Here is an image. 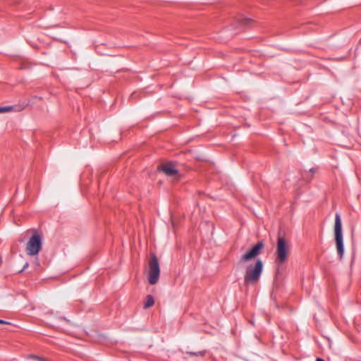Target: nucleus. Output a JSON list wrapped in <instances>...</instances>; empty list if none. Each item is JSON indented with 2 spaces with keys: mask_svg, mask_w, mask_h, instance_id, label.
<instances>
[{
  "mask_svg": "<svg viewBox=\"0 0 361 361\" xmlns=\"http://www.w3.org/2000/svg\"><path fill=\"white\" fill-rule=\"evenodd\" d=\"M316 361H325V360L322 358H317Z\"/></svg>",
  "mask_w": 361,
  "mask_h": 361,
  "instance_id": "nucleus-16",
  "label": "nucleus"
},
{
  "mask_svg": "<svg viewBox=\"0 0 361 361\" xmlns=\"http://www.w3.org/2000/svg\"><path fill=\"white\" fill-rule=\"evenodd\" d=\"M264 247V243L262 241H259L250 250H249L245 254L241 255L239 262L240 263L247 262L255 259L261 253Z\"/></svg>",
  "mask_w": 361,
  "mask_h": 361,
  "instance_id": "nucleus-6",
  "label": "nucleus"
},
{
  "mask_svg": "<svg viewBox=\"0 0 361 361\" xmlns=\"http://www.w3.org/2000/svg\"><path fill=\"white\" fill-rule=\"evenodd\" d=\"M154 303V300L153 297L151 295H148L146 298V301L145 302V308H149L152 307Z\"/></svg>",
  "mask_w": 361,
  "mask_h": 361,
  "instance_id": "nucleus-8",
  "label": "nucleus"
},
{
  "mask_svg": "<svg viewBox=\"0 0 361 361\" xmlns=\"http://www.w3.org/2000/svg\"><path fill=\"white\" fill-rule=\"evenodd\" d=\"M160 169L168 176L171 177L173 180L179 178V174L174 165L171 163H167L162 165Z\"/></svg>",
  "mask_w": 361,
  "mask_h": 361,
  "instance_id": "nucleus-7",
  "label": "nucleus"
},
{
  "mask_svg": "<svg viewBox=\"0 0 361 361\" xmlns=\"http://www.w3.org/2000/svg\"><path fill=\"white\" fill-rule=\"evenodd\" d=\"M12 109L13 106H11L0 107V113L11 111Z\"/></svg>",
  "mask_w": 361,
  "mask_h": 361,
  "instance_id": "nucleus-10",
  "label": "nucleus"
},
{
  "mask_svg": "<svg viewBox=\"0 0 361 361\" xmlns=\"http://www.w3.org/2000/svg\"><path fill=\"white\" fill-rule=\"evenodd\" d=\"M149 283L152 285L156 284L159 278L160 268L158 259L154 254L149 261Z\"/></svg>",
  "mask_w": 361,
  "mask_h": 361,
  "instance_id": "nucleus-5",
  "label": "nucleus"
},
{
  "mask_svg": "<svg viewBox=\"0 0 361 361\" xmlns=\"http://www.w3.org/2000/svg\"><path fill=\"white\" fill-rule=\"evenodd\" d=\"M263 262L257 259L255 264L246 267L244 274V285L245 286L256 285L260 279L263 271Z\"/></svg>",
  "mask_w": 361,
  "mask_h": 361,
  "instance_id": "nucleus-1",
  "label": "nucleus"
},
{
  "mask_svg": "<svg viewBox=\"0 0 361 361\" xmlns=\"http://www.w3.org/2000/svg\"><path fill=\"white\" fill-rule=\"evenodd\" d=\"M39 357V356H37V355H28V357H29V358L34 359V360H37V357Z\"/></svg>",
  "mask_w": 361,
  "mask_h": 361,
  "instance_id": "nucleus-11",
  "label": "nucleus"
},
{
  "mask_svg": "<svg viewBox=\"0 0 361 361\" xmlns=\"http://www.w3.org/2000/svg\"><path fill=\"white\" fill-rule=\"evenodd\" d=\"M42 235L35 232L26 244L25 251L27 255L35 256L39 254L42 247Z\"/></svg>",
  "mask_w": 361,
  "mask_h": 361,
  "instance_id": "nucleus-4",
  "label": "nucleus"
},
{
  "mask_svg": "<svg viewBox=\"0 0 361 361\" xmlns=\"http://www.w3.org/2000/svg\"><path fill=\"white\" fill-rule=\"evenodd\" d=\"M44 360H45V359L43 357H37V361H44Z\"/></svg>",
  "mask_w": 361,
  "mask_h": 361,
  "instance_id": "nucleus-12",
  "label": "nucleus"
},
{
  "mask_svg": "<svg viewBox=\"0 0 361 361\" xmlns=\"http://www.w3.org/2000/svg\"><path fill=\"white\" fill-rule=\"evenodd\" d=\"M0 324H8V322H7L4 320L0 319Z\"/></svg>",
  "mask_w": 361,
  "mask_h": 361,
  "instance_id": "nucleus-14",
  "label": "nucleus"
},
{
  "mask_svg": "<svg viewBox=\"0 0 361 361\" xmlns=\"http://www.w3.org/2000/svg\"><path fill=\"white\" fill-rule=\"evenodd\" d=\"M186 353L188 354L190 356L195 355V356H202V357H203L204 355L205 352L204 351H199V352H197V353H195V352H187Z\"/></svg>",
  "mask_w": 361,
  "mask_h": 361,
  "instance_id": "nucleus-9",
  "label": "nucleus"
},
{
  "mask_svg": "<svg viewBox=\"0 0 361 361\" xmlns=\"http://www.w3.org/2000/svg\"><path fill=\"white\" fill-rule=\"evenodd\" d=\"M290 252L288 242L281 236H279L275 252V262L279 265L283 264L288 259Z\"/></svg>",
  "mask_w": 361,
  "mask_h": 361,
  "instance_id": "nucleus-2",
  "label": "nucleus"
},
{
  "mask_svg": "<svg viewBox=\"0 0 361 361\" xmlns=\"http://www.w3.org/2000/svg\"><path fill=\"white\" fill-rule=\"evenodd\" d=\"M334 235H335V241L336 245V250L338 255H339L340 259L343 258L344 254V246H343V233H342V224L341 216L339 214H336L335 216V224H334Z\"/></svg>",
  "mask_w": 361,
  "mask_h": 361,
  "instance_id": "nucleus-3",
  "label": "nucleus"
},
{
  "mask_svg": "<svg viewBox=\"0 0 361 361\" xmlns=\"http://www.w3.org/2000/svg\"><path fill=\"white\" fill-rule=\"evenodd\" d=\"M44 360H45V359L43 357H37V361H44Z\"/></svg>",
  "mask_w": 361,
  "mask_h": 361,
  "instance_id": "nucleus-13",
  "label": "nucleus"
},
{
  "mask_svg": "<svg viewBox=\"0 0 361 361\" xmlns=\"http://www.w3.org/2000/svg\"><path fill=\"white\" fill-rule=\"evenodd\" d=\"M28 266H29V263H28V262L25 263V265H24V267H23V269H26L27 267H28Z\"/></svg>",
  "mask_w": 361,
  "mask_h": 361,
  "instance_id": "nucleus-15",
  "label": "nucleus"
}]
</instances>
